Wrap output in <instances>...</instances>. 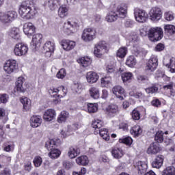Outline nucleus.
<instances>
[{
	"instance_id": "7ed1b4c3",
	"label": "nucleus",
	"mask_w": 175,
	"mask_h": 175,
	"mask_svg": "<svg viewBox=\"0 0 175 175\" xmlns=\"http://www.w3.org/2000/svg\"><path fill=\"white\" fill-rule=\"evenodd\" d=\"M163 34V31L161 27H152L148 32L149 40L151 42H158V40H161Z\"/></svg>"
},
{
	"instance_id": "a211bd4d",
	"label": "nucleus",
	"mask_w": 175,
	"mask_h": 175,
	"mask_svg": "<svg viewBox=\"0 0 175 175\" xmlns=\"http://www.w3.org/2000/svg\"><path fill=\"white\" fill-rule=\"evenodd\" d=\"M126 9L127 7L125 4H121L117 7L116 9V14L120 18H124L126 16Z\"/></svg>"
},
{
	"instance_id": "f3484780",
	"label": "nucleus",
	"mask_w": 175,
	"mask_h": 175,
	"mask_svg": "<svg viewBox=\"0 0 175 175\" xmlns=\"http://www.w3.org/2000/svg\"><path fill=\"white\" fill-rule=\"evenodd\" d=\"M164 159L165 157H163V155L160 154L157 156L152 163V167H154L156 169H159L160 167H162Z\"/></svg>"
},
{
	"instance_id": "20e7f679",
	"label": "nucleus",
	"mask_w": 175,
	"mask_h": 175,
	"mask_svg": "<svg viewBox=\"0 0 175 175\" xmlns=\"http://www.w3.org/2000/svg\"><path fill=\"white\" fill-rule=\"evenodd\" d=\"M77 28H79V25L76 22L68 19L64 23L63 32L66 35H72L77 31Z\"/></svg>"
},
{
	"instance_id": "473e14b6",
	"label": "nucleus",
	"mask_w": 175,
	"mask_h": 175,
	"mask_svg": "<svg viewBox=\"0 0 175 175\" xmlns=\"http://www.w3.org/2000/svg\"><path fill=\"white\" fill-rule=\"evenodd\" d=\"M118 17V14H117V12L111 11L107 14L105 20L108 23H113V21H116Z\"/></svg>"
},
{
	"instance_id": "cd10ccee",
	"label": "nucleus",
	"mask_w": 175,
	"mask_h": 175,
	"mask_svg": "<svg viewBox=\"0 0 175 175\" xmlns=\"http://www.w3.org/2000/svg\"><path fill=\"white\" fill-rule=\"evenodd\" d=\"M68 154L69 158H70L71 159H73V158H76V157H77V155L80 154V149L78 148L77 147L71 146L69 148V151Z\"/></svg>"
},
{
	"instance_id": "72a5a7b5",
	"label": "nucleus",
	"mask_w": 175,
	"mask_h": 175,
	"mask_svg": "<svg viewBox=\"0 0 175 175\" xmlns=\"http://www.w3.org/2000/svg\"><path fill=\"white\" fill-rule=\"evenodd\" d=\"M68 10L69 9L66 5L60 6L58 10V16H60L61 18L66 17Z\"/></svg>"
},
{
	"instance_id": "2eb2a0df",
	"label": "nucleus",
	"mask_w": 175,
	"mask_h": 175,
	"mask_svg": "<svg viewBox=\"0 0 175 175\" xmlns=\"http://www.w3.org/2000/svg\"><path fill=\"white\" fill-rule=\"evenodd\" d=\"M23 32L27 36H32L33 33H35V26L32 23H27L23 25Z\"/></svg>"
},
{
	"instance_id": "338daca9",
	"label": "nucleus",
	"mask_w": 175,
	"mask_h": 175,
	"mask_svg": "<svg viewBox=\"0 0 175 175\" xmlns=\"http://www.w3.org/2000/svg\"><path fill=\"white\" fill-rule=\"evenodd\" d=\"M111 81V78L105 77L101 79V84H109Z\"/></svg>"
},
{
	"instance_id": "58836bf2",
	"label": "nucleus",
	"mask_w": 175,
	"mask_h": 175,
	"mask_svg": "<svg viewBox=\"0 0 175 175\" xmlns=\"http://www.w3.org/2000/svg\"><path fill=\"white\" fill-rule=\"evenodd\" d=\"M165 33L167 35H174L175 33V26L173 25H166L164 27Z\"/></svg>"
},
{
	"instance_id": "864d4df0",
	"label": "nucleus",
	"mask_w": 175,
	"mask_h": 175,
	"mask_svg": "<svg viewBox=\"0 0 175 175\" xmlns=\"http://www.w3.org/2000/svg\"><path fill=\"white\" fill-rule=\"evenodd\" d=\"M132 79V73L124 72L122 75V80L125 83L126 81H129Z\"/></svg>"
},
{
	"instance_id": "6e6552de",
	"label": "nucleus",
	"mask_w": 175,
	"mask_h": 175,
	"mask_svg": "<svg viewBox=\"0 0 175 175\" xmlns=\"http://www.w3.org/2000/svg\"><path fill=\"white\" fill-rule=\"evenodd\" d=\"M14 53L15 55H17L18 57L27 55V53H28V46L24 43H18L14 46Z\"/></svg>"
},
{
	"instance_id": "5701e85b",
	"label": "nucleus",
	"mask_w": 175,
	"mask_h": 175,
	"mask_svg": "<svg viewBox=\"0 0 175 175\" xmlns=\"http://www.w3.org/2000/svg\"><path fill=\"white\" fill-rule=\"evenodd\" d=\"M30 124L32 128H38L42 124V117L39 116H33L30 119Z\"/></svg>"
},
{
	"instance_id": "09e8293b",
	"label": "nucleus",
	"mask_w": 175,
	"mask_h": 175,
	"mask_svg": "<svg viewBox=\"0 0 175 175\" xmlns=\"http://www.w3.org/2000/svg\"><path fill=\"white\" fill-rule=\"evenodd\" d=\"M107 73L110 75L111 73H116L117 72V68L116 67V64H109L106 68Z\"/></svg>"
},
{
	"instance_id": "9d476101",
	"label": "nucleus",
	"mask_w": 175,
	"mask_h": 175,
	"mask_svg": "<svg viewBox=\"0 0 175 175\" xmlns=\"http://www.w3.org/2000/svg\"><path fill=\"white\" fill-rule=\"evenodd\" d=\"M3 69L8 75H12V73L16 72L17 70V63L16 60H8L4 64Z\"/></svg>"
},
{
	"instance_id": "e2e57ef3",
	"label": "nucleus",
	"mask_w": 175,
	"mask_h": 175,
	"mask_svg": "<svg viewBox=\"0 0 175 175\" xmlns=\"http://www.w3.org/2000/svg\"><path fill=\"white\" fill-rule=\"evenodd\" d=\"M0 175H12V172L9 168H5L0 172Z\"/></svg>"
},
{
	"instance_id": "774afa93",
	"label": "nucleus",
	"mask_w": 175,
	"mask_h": 175,
	"mask_svg": "<svg viewBox=\"0 0 175 175\" xmlns=\"http://www.w3.org/2000/svg\"><path fill=\"white\" fill-rule=\"evenodd\" d=\"M1 103H6L8 102V96L6 94H0Z\"/></svg>"
},
{
	"instance_id": "3c124183",
	"label": "nucleus",
	"mask_w": 175,
	"mask_h": 175,
	"mask_svg": "<svg viewBox=\"0 0 175 175\" xmlns=\"http://www.w3.org/2000/svg\"><path fill=\"white\" fill-rule=\"evenodd\" d=\"M103 126V122L100 120H96L93 121L92 124V128H94L95 129H100V127Z\"/></svg>"
},
{
	"instance_id": "79ce46f5",
	"label": "nucleus",
	"mask_w": 175,
	"mask_h": 175,
	"mask_svg": "<svg viewBox=\"0 0 175 175\" xmlns=\"http://www.w3.org/2000/svg\"><path fill=\"white\" fill-rule=\"evenodd\" d=\"M87 110L88 113H96L98 111V105L94 103H88Z\"/></svg>"
},
{
	"instance_id": "4c0bfd02",
	"label": "nucleus",
	"mask_w": 175,
	"mask_h": 175,
	"mask_svg": "<svg viewBox=\"0 0 175 175\" xmlns=\"http://www.w3.org/2000/svg\"><path fill=\"white\" fill-rule=\"evenodd\" d=\"M90 96L93 99H98L99 98V89L96 87L91 88L89 90Z\"/></svg>"
},
{
	"instance_id": "4be33fe9",
	"label": "nucleus",
	"mask_w": 175,
	"mask_h": 175,
	"mask_svg": "<svg viewBox=\"0 0 175 175\" xmlns=\"http://www.w3.org/2000/svg\"><path fill=\"white\" fill-rule=\"evenodd\" d=\"M8 35L12 39L14 40H19L20 39V29L17 27H12L8 31Z\"/></svg>"
},
{
	"instance_id": "1a4fd4ad",
	"label": "nucleus",
	"mask_w": 175,
	"mask_h": 175,
	"mask_svg": "<svg viewBox=\"0 0 175 175\" xmlns=\"http://www.w3.org/2000/svg\"><path fill=\"white\" fill-rule=\"evenodd\" d=\"M49 94H53V96L55 98H64L68 94V90L64 86L58 87L57 88H52L49 90Z\"/></svg>"
},
{
	"instance_id": "a878e982",
	"label": "nucleus",
	"mask_w": 175,
	"mask_h": 175,
	"mask_svg": "<svg viewBox=\"0 0 175 175\" xmlns=\"http://www.w3.org/2000/svg\"><path fill=\"white\" fill-rule=\"evenodd\" d=\"M107 114L111 117H114L118 113V106L116 105H110L106 109Z\"/></svg>"
},
{
	"instance_id": "ddd939ff",
	"label": "nucleus",
	"mask_w": 175,
	"mask_h": 175,
	"mask_svg": "<svg viewBox=\"0 0 175 175\" xmlns=\"http://www.w3.org/2000/svg\"><path fill=\"white\" fill-rule=\"evenodd\" d=\"M44 51L47 57H50L54 53L55 50V44L54 42L48 41L43 46Z\"/></svg>"
},
{
	"instance_id": "f8f14e48",
	"label": "nucleus",
	"mask_w": 175,
	"mask_h": 175,
	"mask_svg": "<svg viewBox=\"0 0 175 175\" xmlns=\"http://www.w3.org/2000/svg\"><path fill=\"white\" fill-rule=\"evenodd\" d=\"M157 68H158V57L152 55L146 64V69L150 72H154Z\"/></svg>"
},
{
	"instance_id": "f257e3e1",
	"label": "nucleus",
	"mask_w": 175,
	"mask_h": 175,
	"mask_svg": "<svg viewBox=\"0 0 175 175\" xmlns=\"http://www.w3.org/2000/svg\"><path fill=\"white\" fill-rule=\"evenodd\" d=\"M18 14L22 18L25 20H31L35 17L36 10L35 8L31 7V2L25 1L21 3L19 6Z\"/></svg>"
},
{
	"instance_id": "4d7b16f0",
	"label": "nucleus",
	"mask_w": 175,
	"mask_h": 175,
	"mask_svg": "<svg viewBox=\"0 0 175 175\" xmlns=\"http://www.w3.org/2000/svg\"><path fill=\"white\" fill-rule=\"evenodd\" d=\"M57 79H64L65 76H66V70L65 68H62L59 70V72L56 75Z\"/></svg>"
},
{
	"instance_id": "b1692460",
	"label": "nucleus",
	"mask_w": 175,
	"mask_h": 175,
	"mask_svg": "<svg viewBox=\"0 0 175 175\" xmlns=\"http://www.w3.org/2000/svg\"><path fill=\"white\" fill-rule=\"evenodd\" d=\"M59 146V140L55 141L54 139H49L45 144V147L49 150V151H51V150H55Z\"/></svg>"
},
{
	"instance_id": "393cba45",
	"label": "nucleus",
	"mask_w": 175,
	"mask_h": 175,
	"mask_svg": "<svg viewBox=\"0 0 175 175\" xmlns=\"http://www.w3.org/2000/svg\"><path fill=\"white\" fill-rule=\"evenodd\" d=\"M159 151H161V148L159 147V144L157 143L151 144L147 150L148 154H158Z\"/></svg>"
},
{
	"instance_id": "e433bc0d",
	"label": "nucleus",
	"mask_w": 175,
	"mask_h": 175,
	"mask_svg": "<svg viewBox=\"0 0 175 175\" xmlns=\"http://www.w3.org/2000/svg\"><path fill=\"white\" fill-rule=\"evenodd\" d=\"M21 102L23 105L24 110L28 111V110L31 109V100H29L28 98L25 97L24 98H21Z\"/></svg>"
},
{
	"instance_id": "6e6d98bb",
	"label": "nucleus",
	"mask_w": 175,
	"mask_h": 175,
	"mask_svg": "<svg viewBox=\"0 0 175 175\" xmlns=\"http://www.w3.org/2000/svg\"><path fill=\"white\" fill-rule=\"evenodd\" d=\"M164 18L167 21H172L174 20V15L172 12H167L164 14Z\"/></svg>"
},
{
	"instance_id": "7c9ffc66",
	"label": "nucleus",
	"mask_w": 175,
	"mask_h": 175,
	"mask_svg": "<svg viewBox=\"0 0 175 175\" xmlns=\"http://www.w3.org/2000/svg\"><path fill=\"white\" fill-rule=\"evenodd\" d=\"M78 64H80L83 68H87L91 65V59L88 57H81L77 60Z\"/></svg>"
},
{
	"instance_id": "c03bdc74",
	"label": "nucleus",
	"mask_w": 175,
	"mask_h": 175,
	"mask_svg": "<svg viewBox=\"0 0 175 175\" xmlns=\"http://www.w3.org/2000/svg\"><path fill=\"white\" fill-rule=\"evenodd\" d=\"M126 53H128L126 47H122L118 50L116 55L119 57V58H124L125 55H126Z\"/></svg>"
},
{
	"instance_id": "f03ea898",
	"label": "nucleus",
	"mask_w": 175,
	"mask_h": 175,
	"mask_svg": "<svg viewBox=\"0 0 175 175\" xmlns=\"http://www.w3.org/2000/svg\"><path fill=\"white\" fill-rule=\"evenodd\" d=\"M17 18V12L14 10L0 12V23L10 24Z\"/></svg>"
},
{
	"instance_id": "5fc2aeb1",
	"label": "nucleus",
	"mask_w": 175,
	"mask_h": 175,
	"mask_svg": "<svg viewBox=\"0 0 175 175\" xmlns=\"http://www.w3.org/2000/svg\"><path fill=\"white\" fill-rule=\"evenodd\" d=\"M158 87L153 85L145 89V91L147 94H156V92H158Z\"/></svg>"
},
{
	"instance_id": "603ef678",
	"label": "nucleus",
	"mask_w": 175,
	"mask_h": 175,
	"mask_svg": "<svg viewBox=\"0 0 175 175\" xmlns=\"http://www.w3.org/2000/svg\"><path fill=\"white\" fill-rule=\"evenodd\" d=\"M119 142L123 143V144H126V146H131V144H132L133 140L131 137H126L124 138H120L119 139Z\"/></svg>"
},
{
	"instance_id": "2f4dec72",
	"label": "nucleus",
	"mask_w": 175,
	"mask_h": 175,
	"mask_svg": "<svg viewBox=\"0 0 175 175\" xmlns=\"http://www.w3.org/2000/svg\"><path fill=\"white\" fill-rule=\"evenodd\" d=\"M142 132L143 131L142 130V128H140V126L135 125L131 128L130 130V133L133 135V136H135V137H137L142 135Z\"/></svg>"
},
{
	"instance_id": "8fccbe9b",
	"label": "nucleus",
	"mask_w": 175,
	"mask_h": 175,
	"mask_svg": "<svg viewBox=\"0 0 175 175\" xmlns=\"http://www.w3.org/2000/svg\"><path fill=\"white\" fill-rule=\"evenodd\" d=\"M45 5L49 8L51 10H54L57 8V4L55 3V0H47L45 2Z\"/></svg>"
},
{
	"instance_id": "69168bd1",
	"label": "nucleus",
	"mask_w": 175,
	"mask_h": 175,
	"mask_svg": "<svg viewBox=\"0 0 175 175\" xmlns=\"http://www.w3.org/2000/svg\"><path fill=\"white\" fill-rule=\"evenodd\" d=\"M156 51H163L165 50V45L163 44L159 43L155 47Z\"/></svg>"
},
{
	"instance_id": "0e129e2a",
	"label": "nucleus",
	"mask_w": 175,
	"mask_h": 175,
	"mask_svg": "<svg viewBox=\"0 0 175 175\" xmlns=\"http://www.w3.org/2000/svg\"><path fill=\"white\" fill-rule=\"evenodd\" d=\"M81 83L79 82L75 83L73 85V88L77 92H79V90H81Z\"/></svg>"
},
{
	"instance_id": "c756f323",
	"label": "nucleus",
	"mask_w": 175,
	"mask_h": 175,
	"mask_svg": "<svg viewBox=\"0 0 175 175\" xmlns=\"http://www.w3.org/2000/svg\"><path fill=\"white\" fill-rule=\"evenodd\" d=\"M25 79L23 77H19L16 82V88L18 92H24V88L23 84H24Z\"/></svg>"
},
{
	"instance_id": "39448f33",
	"label": "nucleus",
	"mask_w": 175,
	"mask_h": 175,
	"mask_svg": "<svg viewBox=\"0 0 175 175\" xmlns=\"http://www.w3.org/2000/svg\"><path fill=\"white\" fill-rule=\"evenodd\" d=\"M105 53H107V44L106 42L101 41L95 45L94 51L95 57L100 58Z\"/></svg>"
},
{
	"instance_id": "bf43d9fd",
	"label": "nucleus",
	"mask_w": 175,
	"mask_h": 175,
	"mask_svg": "<svg viewBox=\"0 0 175 175\" xmlns=\"http://www.w3.org/2000/svg\"><path fill=\"white\" fill-rule=\"evenodd\" d=\"M138 83H147L148 81V77L146 75H138L137 77Z\"/></svg>"
},
{
	"instance_id": "aec40b11",
	"label": "nucleus",
	"mask_w": 175,
	"mask_h": 175,
	"mask_svg": "<svg viewBox=\"0 0 175 175\" xmlns=\"http://www.w3.org/2000/svg\"><path fill=\"white\" fill-rule=\"evenodd\" d=\"M86 79L88 83H90V84H94V83H96L98 81V79H99V75H98L96 72L90 71L87 73Z\"/></svg>"
},
{
	"instance_id": "37998d69",
	"label": "nucleus",
	"mask_w": 175,
	"mask_h": 175,
	"mask_svg": "<svg viewBox=\"0 0 175 175\" xmlns=\"http://www.w3.org/2000/svg\"><path fill=\"white\" fill-rule=\"evenodd\" d=\"M162 175H175V167L173 166L167 167L163 171Z\"/></svg>"
},
{
	"instance_id": "052dcab7",
	"label": "nucleus",
	"mask_w": 175,
	"mask_h": 175,
	"mask_svg": "<svg viewBox=\"0 0 175 175\" xmlns=\"http://www.w3.org/2000/svg\"><path fill=\"white\" fill-rule=\"evenodd\" d=\"M42 157H36L33 159V163L36 167H39L42 165Z\"/></svg>"
},
{
	"instance_id": "f704fd0d",
	"label": "nucleus",
	"mask_w": 175,
	"mask_h": 175,
	"mask_svg": "<svg viewBox=\"0 0 175 175\" xmlns=\"http://www.w3.org/2000/svg\"><path fill=\"white\" fill-rule=\"evenodd\" d=\"M68 117H69V112L66 111H62L57 118V122H59V124H62V122H65Z\"/></svg>"
},
{
	"instance_id": "c85d7f7f",
	"label": "nucleus",
	"mask_w": 175,
	"mask_h": 175,
	"mask_svg": "<svg viewBox=\"0 0 175 175\" xmlns=\"http://www.w3.org/2000/svg\"><path fill=\"white\" fill-rule=\"evenodd\" d=\"M77 165H81L82 166H87L90 163V160L87 156H80L76 159Z\"/></svg>"
},
{
	"instance_id": "de8ad7c7",
	"label": "nucleus",
	"mask_w": 175,
	"mask_h": 175,
	"mask_svg": "<svg viewBox=\"0 0 175 175\" xmlns=\"http://www.w3.org/2000/svg\"><path fill=\"white\" fill-rule=\"evenodd\" d=\"M42 38H43V36L40 33H37L33 35L32 38L33 44H35V46H36V44H38V43H40V40H42Z\"/></svg>"
},
{
	"instance_id": "9b49d317",
	"label": "nucleus",
	"mask_w": 175,
	"mask_h": 175,
	"mask_svg": "<svg viewBox=\"0 0 175 175\" xmlns=\"http://www.w3.org/2000/svg\"><path fill=\"white\" fill-rule=\"evenodd\" d=\"M134 16L138 23H146L147 21V12L144 10L136 8L134 10Z\"/></svg>"
},
{
	"instance_id": "bb28decb",
	"label": "nucleus",
	"mask_w": 175,
	"mask_h": 175,
	"mask_svg": "<svg viewBox=\"0 0 175 175\" xmlns=\"http://www.w3.org/2000/svg\"><path fill=\"white\" fill-rule=\"evenodd\" d=\"M111 154L116 159H120L124 157V151L120 148H113L111 150Z\"/></svg>"
},
{
	"instance_id": "6ab92c4d",
	"label": "nucleus",
	"mask_w": 175,
	"mask_h": 175,
	"mask_svg": "<svg viewBox=\"0 0 175 175\" xmlns=\"http://www.w3.org/2000/svg\"><path fill=\"white\" fill-rule=\"evenodd\" d=\"M55 110L50 109L46 110L43 116V118L45 121H53V120H54L55 118Z\"/></svg>"
},
{
	"instance_id": "13d9d810",
	"label": "nucleus",
	"mask_w": 175,
	"mask_h": 175,
	"mask_svg": "<svg viewBox=\"0 0 175 175\" xmlns=\"http://www.w3.org/2000/svg\"><path fill=\"white\" fill-rule=\"evenodd\" d=\"M132 118L135 120H140V112L137 109H134L131 113Z\"/></svg>"
},
{
	"instance_id": "4468645a",
	"label": "nucleus",
	"mask_w": 175,
	"mask_h": 175,
	"mask_svg": "<svg viewBox=\"0 0 175 175\" xmlns=\"http://www.w3.org/2000/svg\"><path fill=\"white\" fill-rule=\"evenodd\" d=\"M112 92L114 95H116V98L122 100L124 99V94L125 93V90L120 85L114 86L112 88Z\"/></svg>"
},
{
	"instance_id": "c9c22d12",
	"label": "nucleus",
	"mask_w": 175,
	"mask_h": 175,
	"mask_svg": "<svg viewBox=\"0 0 175 175\" xmlns=\"http://www.w3.org/2000/svg\"><path fill=\"white\" fill-rule=\"evenodd\" d=\"M169 61L168 64H165L164 62V65H165L167 68H169L171 73H175V58L172 57L170 59Z\"/></svg>"
},
{
	"instance_id": "ea45409f",
	"label": "nucleus",
	"mask_w": 175,
	"mask_h": 175,
	"mask_svg": "<svg viewBox=\"0 0 175 175\" xmlns=\"http://www.w3.org/2000/svg\"><path fill=\"white\" fill-rule=\"evenodd\" d=\"M49 155L51 159H57V158H59V155H61V150L57 148L53 149L51 150Z\"/></svg>"
},
{
	"instance_id": "49530a36",
	"label": "nucleus",
	"mask_w": 175,
	"mask_h": 175,
	"mask_svg": "<svg viewBox=\"0 0 175 175\" xmlns=\"http://www.w3.org/2000/svg\"><path fill=\"white\" fill-rule=\"evenodd\" d=\"M154 140L157 143H162L163 142V132L161 131H157L154 136Z\"/></svg>"
},
{
	"instance_id": "423d86ee",
	"label": "nucleus",
	"mask_w": 175,
	"mask_h": 175,
	"mask_svg": "<svg viewBox=\"0 0 175 175\" xmlns=\"http://www.w3.org/2000/svg\"><path fill=\"white\" fill-rule=\"evenodd\" d=\"M96 38V31L92 28H86L83 30L81 36L84 42H92Z\"/></svg>"
},
{
	"instance_id": "0eeeda50",
	"label": "nucleus",
	"mask_w": 175,
	"mask_h": 175,
	"mask_svg": "<svg viewBox=\"0 0 175 175\" xmlns=\"http://www.w3.org/2000/svg\"><path fill=\"white\" fill-rule=\"evenodd\" d=\"M162 14H163L162 10L157 7L152 8L149 12L150 18L152 21H154V23L159 21V20L162 18Z\"/></svg>"
},
{
	"instance_id": "412c9836",
	"label": "nucleus",
	"mask_w": 175,
	"mask_h": 175,
	"mask_svg": "<svg viewBox=\"0 0 175 175\" xmlns=\"http://www.w3.org/2000/svg\"><path fill=\"white\" fill-rule=\"evenodd\" d=\"M135 167L139 174H144L147 172V165L143 161H138L135 164Z\"/></svg>"
},
{
	"instance_id": "a18cd8bd",
	"label": "nucleus",
	"mask_w": 175,
	"mask_h": 175,
	"mask_svg": "<svg viewBox=\"0 0 175 175\" xmlns=\"http://www.w3.org/2000/svg\"><path fill=\"white\" fill-rule=\"evenodd\" d=\"M126 65L130 68L135 66L136 65V58H135V56L129 57L126 61Z\"/></svg>"
},
{
	"instance_id": "a19ab883",
	"label": "nucleus",
	"mask_w": 175,
	"mask_h": 175,
	"mask_svg": "<svg viewBox=\"0 0 175 175\" xmlns=\"http://www.w3.org/2000/svg\"><path fill=\"white\" fill-rule=\"evenodd\" d=\"M100 136L103 137L104 140H106V142H108V140H110V135H109L107 132V129H101L98 131Z\"/></svg>"
},
{
	"instance_id": "680f3d73",
	"label": "nucleus",
	"mask_w": 175,
	"mask_h": 175,
	"mask_svg": "<svg viewBox=\"0 0 175 175\" xmlns=\"http://www.w3.org/2000/svg\"><path fill=\"white\" fill-rule=\"evenodd\" d=\"M63 166L65 167V169L69 170L73 166V164H72L70 161L65 160L63 161Z\"/></svg>"
},
{
	"instance_id": "dca6fc26",
	"label": "nucleus",
	"mask_w": 175,
	"mask_h": 175,
	"mask_svg": "<svg viewBox=\"0 0 175 175\" xmlns=\"http://www.w3.org/2000/svg\"><path fill=\"white\" fill-rule=\"evenodd\" d=\"M61 46L63 47L64 50H66V51H69L75 49L76 42L69 40H62L61 42Z\"/></svg>"
}]
</instances>
